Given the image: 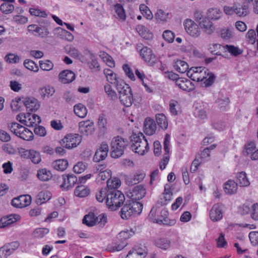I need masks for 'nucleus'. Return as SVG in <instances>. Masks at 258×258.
<instances>
[{
  "mask_svg": "<svg viewBox=\"0 0 258 258\" xmlns=\"http://www.w3.org/2000/svg\"><path fill=\"white\" fill-rule=\"evenodd\" d=\"M0 10L2 13L5 14H9L14 11V7L13 5L6 2L1 5Z\"/></svg>",
  "mask_w": 258,
  "mask_h": 258,
  "instance_id": "nucleus-46",
  "label": "nucleus"
},
{
  "mask_svg": "<svg viewBox=\"0 0 258 258\" xmlns=\"http://www.w3.org/2000/svg\"><path fill=\"white\" fill-rule=\"evenodd\" d=\"M99 56L106 63L108 67L112 68L113 61L110 55L104 51H101L99 53Z\"/></svg>",
  "mask_w": 258,
  "mask_h": 258,
  "instance_id": "nucleus-50",
  "label": "nucleus"
},
{
  "mask_svg": "<svg viewBox=\"0 0 258 258\" xmlns=\"http://www.w3.org/2000/svg\"><path fill=\"white\" fill-rule=\"evenodd\" d=\"M131 148L133 151L143 155L149 149V144L142 133L134 134L131 137Z\"/></svg>",
  "mask_w": 258,
  "mask_h": 258,
  "instance_id": "nucleus-3",
  "label": "nucleus"
},
{
  "mask_svg": "<svg viewBox=\"0 0 258 258\" xmlns=\"http://www.w3.org/2000/svg\"><path fill=\"white\" fill-rule=\"evenodd\" d=\"M210 219L213 222L220 220L223 217L221 205L216 204L213 205L209 213Z\"/></svg>",
  "mask_w": 258,
  "mask_h": 258,
  "instance_id": "nucleus-17",
  "label": "nucleus"
},
{
  "mask_svg": "<svg viewBox=\"0 0 258 258\" xmlns=\"http://www.w3.org/2000/svg\"><path fill=\"white\" fill-rule=\"evenodd\" d=\"M24 117L26 119H28L29 121V122H27L29 123V124L25 123L27 126H33V124H36L40 123L41 122L40 117L35 114H31L30 112H28L26 114L24 115Z\"/></svg>",
  "mask_w": 258,
  "mask_h": 258,
  "instance_id": "nucleus-35",
  "label": "nucleus"
},
{
  "mask_svg": "<svg viewBox=\"0 0 258 258\" xmlns=\"http://www.w3.org/2000/svg\"><path fill=\"white\" fill-rule=\"evenodd\" d=\"M79 130L80 132L84 135H91L94 131V123L90 120L80 122Z\"/></svg>",
  "mask_w": 258,
  "mask_h": 258,
  "instance_id": "nucleus-18",
  "label": "nucleus"
},
{
  "mask_svg": "<svg viewBox=\"0 0 258 258\" xmlns=\"http://www.w3.org/2000/svg\"><path fill=\"white\" fill-rule=\"evenodd\" d=\"M168 212L166 209H162L160 212L161 219H157L156 222L159 224L164 223V222H166V219L168 217Z\"/></svg>",
  "mask_w": 258,
  "mask_h": 258,
  "instance_id": "nucleus-63",
  "label": "nucleus"
},
{
  "mask_svg": "<svg viewBox=\"0 0 258 258\" xmlns=\"http://www.w3.org/2000/svg\"><path fill=\"white\" fill-rule=\"evenodd\" d=\"M19 245L20 244L18 241H13L5 244L3 246L5 249V252L7 253V255L9 256L19 247Z\"/></svg>",
  "mask_w": 258,
  "mask_h": 258,
  "instance_id": "nucleus-37",
  "label": "nucleus"
},
{
  "mask_svg": "<svg viewBox=\"0 0 258 258\" xmlns=\"http://www.w3.org/2000/svg\"><path fill=\"white\" fill-rule=\"evenodd\" d=\"M127 145V140L119 136L115 137L114 141V158L121 157L123 154Z\"/></svg>",
  "mask_w": 258,
  "mask_h": 258,
  "instance_id": "nucleus-9",
  "label": "nucleus"
},
{
  "mask_svg": "<svg viewBox=\"0 0 258 258\" xmlns=\"http://www.w3.org/2000/svg\"><path fill=\"white\" fill-rule=\"evenodd\" d=\"M64 185H61V187L66 185L67 188L72 187L77 182V177L73 174H68L63 176Z\"/></svg>",
  "mask_w": 258,
  "mask_h": 258,
  "instance_id": "nucleus-25",
  "label": "nucleus"
},
{
  "mask_svg": "<svg viewBox=\"0 0 258 258\" xmlns=\"http://www.w3.org/2000/svg\"><path fill=\"white\" fill-rule=\"evenodd\" d=\"M169 143L170 136L168 134H166L164 140V150L165 151V154L160 166V168L162 170L165 168L169 160Z\"/></svg>",
  "mask_w": 258,
  "mask_h": 258,
  "instance_id": "nucleus-14",
  "label": "nucleus"
},
{
  "mask_svg": "<svg viewBox=\"0 0 258 258\" xmlns=\"http://www.w3.org/2000/svg\"><path fill=\"white\" fill-rule=\"evenodd\" d=\"M23 125L20 124L19 123L15 122H12L9 124V128L14 135L18 136V134L20 132H21V128H22Z\"/></svg>",
  "mask_w": 258,
  "mask_h": 258,
  "instance_id": "nucleus-48",
  "label": "nucleus"
},
{
  "mask_svg": "<svg viewBox=\"0 0 258 258\" xmlns=\"http://www.w3.org/2000/svg\"><path fill=\"white\" fill-rule=\"evenodd\" d=\"M28 29L29 31L31 32L36 36L45 37L49 34L47 28L39 27L36 25H30L28 26Z\"/></svg>",
  "mask_w": 258,
  "mask_h": 258,
  "instance_id": "nucleus-19",
  "label": "nucleus"
},
{
  "mask_svg": "<svg viewBox=\"0 0 258 258\" xmlns=\"http://www.w3.org/2000/svg\"><path fill=\"white\" fill-rule=\"evenodd\" d=\"M206 77H207L206 79H204V83L206 87H209L214 83L215 80V76L209 70L207 72Z\"/></svg>",
  "mask_w": 258,
  "mask_h": 258,
  "instance_id": "nucleus-47",
  "label": "nucleus"
},
{
  "mask_svg": "<svg viewBox=\"0 0 258 258\" xmlns=\"http://www.w3.org/2000/svg\"><path fill=\"white\" fill-rule=\"evenodd\" d=\"M67 50L68 53L72 57L80 58L82 56L78 49L73 46H70Z\"/></svg>",
  "mask_w": 258,
  "mask_h": 258,
  "instance_id": "nucleus-54",
  "label": "nucleus"
},
{
  "mask_svg": "<svg viewBox=\"0 0 258 258\" xmlns=\"http://www.w3.org/2000/svg\"><path fill=\"white\" fill-rule=\"evenodd\" d=\"M60 81L63 84L72 82L75 79V74L71 71L64 70L59 75Z\"/></svg>",
  "mask_w": 258,
  "mask_h": 258,
  "instance_id": "nucleus-20",
  "label": "nucleus"
},
{
  "mask_svg": "<svg viewBox=\"0 0 258 258\" xmlns=\"http://www.w3.org/2000/svg\"><path fill=\"white\" fill-rule=\"evenodd\" d=\"M90 192V189L84 185H78L74 191L75 195L80 198L88 196Z\"/></svg>",
  "mask_w": 258,
  "mask_h": 258,
  "instance_id": "nucleus-29",
  "label": "nucleus"
},
{
  "mask_svg": "<svg viewBox=\"0 0 258 258\" xmlns=\"http://www.w3.org/2000/svg\"><path fill=\"white\" fill-rule=\"evenodd\" d=\"M163 37L166 41L170 43L173 41L175 36L171 31L165 30L163 33Z\"/></svg>",
  "mask_w": 258,
  "mask_h": 258,
  "instance_id": "nucleus-59",
  "label": "nucleus"
},
{
  "mask_svg": "<svg viewBox=\"0 0 258 258\" xmlns=\"http://www.w3.org/2000/svg\"><path fill=\"white\" fill-rule=\"evenodd\" d=\"M22 101L28 112L37 111L40 106L38 100L33 97L23 98Z\"/></svg>",
  "mask_w": 258,
  "mask_h": 258,
  "instance_id": "nucleus-15",
  "label": "nucleus"
},
{
  "mask_svg": "<svg viewBox=\"0 0 258 258\" xmlns=\"http://www.w3.org/2000/svg\"><path fill=\"white\" fill-rule=\"evenodd\" d=\"M140 53L142 58L150 66L156 62V56L151 48L144 46L140 50Z\"/></svg>",
  "mask_w": 258,
  "mask_h": 258,
  "instance_id": "nucleus-13",
  "label": "nucleus"
},
{
  "mask_svg": "<svg viewBox=\"0 0 258 258\" xmlns=\"http://www.w3.org/2000/svg\"><path fill=\"white\" fill-rule=\"evenodd\" d=\"M249 238L253 246L258 245V232L251 231L249 233Z\"/></svg>",
  "mask_w": 258,
  "mask_h": 258,
  "instance_id": "nucleus-56",
  "label": "nucleus"
},
{
  "mask_svg": "<svg viewBox=\"0 0 258 258\" xmlns=\"http://www.w3.org/2000/svg\"><path fill=\"white\" fill-rule=\"evenodd\" d=\"M145 176V174L144 173H137L130 180L126 179V183L128 185L136 184L142 181Z\"/></svg>",
  "mask_w": 258,
  "mask_h": 258,
  "instance_id": "nucleus-40",
  "label": "nucleus"
},
{
  "mask_svg": "<svg viewBox=\"0 0 258 258\" xmlns=\"http://www.w3.org/2000/svg\"><path fill=\"white\" fill-rule=\"evenodd\" d=\"M86 165L83 162H79L74 167V171L75 173L80 174L84 172L86 169Z\"/></svg>",
  "mask_w": 258,
  "mask_h": 258,
  "instance_id": "nucleus-58",
  "label": "nucleus"
},
{
  "mask_svg": "<svg viewBox=\"0 0 258 258\" xmlns=\"http://www.w3.org/2000/svg\"><path fill=\"white\" fill-rule=\"evenodd\" d=\"M21 129L18 137L26 141H31L33 139V134L30 130L24 126Z\"/></svg>",
  "mask_w": 258,
  "mask_h": 258,
  "instance_id": "nucleus-30",
  "label": "nucleus"
},
{
  "mask_svg": "<svg viewBox=\"0 0 258 258\" xmlns=\"http://www.w3.org/2000/svg\"><path fill=\"white\" fill-rule=\"evenodd\" d=\"M68 165V161L66 159L57 160L52 163L54 169L61 171H64L67 168Z\"/></svg>",
  "mask_w": 258,
  "mask_h": 258,
  "instance_id": "nucleus-31",
  "label": "nucleus"
},
{
  "mask_svg": "<svg viewBox=\"0 0 258 258\" xmlns=\"http://www.w3.org/2000/svg\"><path fill=\"white\" fill-rule=\"evenodd\" d=\"M97 222H98V218L93 213H89L85 215L83 220V223L89 226H92Z\"/></svg>",
  "mask_w": 258,
  "mask_h": 258,
  "instance_id": "nucleus-28",
  "label": "nucleus"
},
{
  "mask_svg": "<svg viewBox=\"0 0 258 258\" xmlns=\"http://www.w3.org/2000/svg\"><path fill=\"white\" fill-rule=\"evenodd\" d=\"M98 124L99 127L102 132H105L106 130V120L103 115L99 117Z\"/></svg>",
  "mask_w": 258,
  "mask_h": 258,
  "instance_id": "nucleus-62",
  "label": "nucleus"
},
{
  "mask_svg": "<svg viewBox=\"0 0 258 258\" xmlns=\"http://www.w3.org/2000/svg\"><path fill=\"white\" fill-rule=\"evenodd\" d=\"M233 36V32L229 29H223L221 30V36L223 39L228 40Z\"/></svg>",
  "mask_w": 258,
  "mask_h": 258,
  "instance_id": "nucleus-60",
  "label": "nucleus"
},
{
  "mask_svg": "<svg viewBox=\"0 0 258 258\" xmlns=\"http://www.w3.org/2000/svg\"><path fill=\"white\" fill-rule=\"evenodd\" d=\"M146 255L147 252L145 249H134L128 252L126 258H144Z\"/></svg>",
  "mask_w": 258,
  "mask_h": 258,
  "instance_id": "nucleus-24",
  "label": "nucleus"
},
{
  "mask_svg": "<svg viewBox=\"0 0 258 258\" xmlns=\"http://www.w3.org/2000/svg\"><path fill=\"white\" fill-rule=\"evenodd\" d=\"M29 12L30 14L33 16H47L49 14L47 13L45 11H42L38 9H29Z\"/></svg>",
  "mask_w": 258,
  "mask_h": 258,
  "instance_id": "nucleus-55",
  "label": "nucleus"
},
{
  "mask_svg": "<svg viewBox=\"0 0 258 258\" xmlns=\"http://www.w3.org/2000/svg\"><path fill=\"white\" fill-rule=\"evenodd\" d=\"M156 130V124L153 119H146L144 122V132L147 135L154 134Z\"/></svg>",
  "mask_w": 258,
  "mask_h": 258,
  "instance_id": "nucleus-21",
  "label": "nucleus"
},
{
  "mask_svg": "<svg viewBox=\"0 0 258 258\" xmlns=\"http://www.w3.org/2000/svg\"><path fill=\"white\" fill-rule=\"evenodd\" d=\"M24 65L26 68L36 73L39 71L38 66L32 60L26 59L24 62Z\"/></svg>",
  "mask_w": 258,
  "mask_h": 258,
  "instance_id": "nucleus-44",
  "label": "nucleus"
},
{
  "mask_svg": "<svg viewBox=\"0 0 258 258\" xmlns=\"http://www.w3.org/2000/svg\"><path fill=\"white\" fill-rule=\"evenodd\" d=\"M82 137L78 134H70L66 135L60 142L63 147L71 149L77 147L81 142Z\"/></svg>",
  "mask_w": 258,
  "mask_h": 258,
  "instance_id": "nucleus-6",
  "label": "nucleus"
},
{
  "mask_svg": "<svg viewBox=\"0 0 258 258\" xmlns=\"http://www.w3.org/2000/svg\"><path fill=\"white\" fill-rule=\"evenodd\" d=\"M123 70L125 73L126 75L132 80H135V77L134 76V73H133L130 67L127 64H124L122 67Z\"/></svg>",
  "mask_w": 258,
  "mask_h": 258,
  "instance_id": "nucleus-64",
  "label": "nucleus"
},
{
  "mask_svg": "<svg viewBox=\"0 0 258 258\" xmlns=\"http://www.w3.org/2000/svg\"><path fill=\"white\" fill-rule=\"evenodd\" d=\"M136 30L139 35L145 39H150L153 37L152 33H150L148 29L143 25H138Z\"/></svg>",
  "mask_w": 258,
  "mask_h": 258,
  "instance_id": "nucleus-33",
  "label": "nucleus"
},
{
  "mask_svg": "<svg viewBox=\"0 0 258 258\" xmlns=\"http://www.w3.org/2000/svg\"><path fill=\"white\" fill-rule=\"evenodd\" d=\"M134 233V231L131 229L130 230L121 231L117 236V238L121 240V241H125V240L130 238V236Z\"/></svg>",
  "mask_w": 258,
  "mask_h": 258,
  "instance_id": "nucleus-45",
  "label": "nucleus"
},
{
  "mask_svg": "<svg viewBox=\"0 0 258 258\" xmlns=\"http://www.w3.org/2000/svg\"><path fill=\"white\" fill-rule=\"evenodd\" d=\"M108 146L107 144L103 143L100 147L97 150L93 157V161L96 162L104 160L107 156Z\"/></svg>",
  "mask_w": 258,
  "mask_h": 258,
  "instance_id": "nucleus-16",
  "label": "nucleus"
},
{
  "mask_svg": "<svg viewBox=\"0 0 258 258\" xmlns=\"http://www.w3.org/2000/svg\"><path fill=\"white\" fill-rule=\"evenodd\" d=\"M186 32L194 37H198L201 34V31L198 25L192 20L187 19L184 23Z\"/></svg>",
  "mask_w": 258,
  "mask_h": 258,
  "instance_id": "nucleus-11",
  "label": "nucleus"
},
{
  "mask_svg": "<svg viewBox=\"0 0 258 258\" xmlns=\"http://www.w3.org/2000/svg\"><path fill=\"white\" fill-rule=\"evenodd\" d=\"M238 183L232 179L228 180L224 184L225 192L229 195H232L237 191Z\"/></svg>",
  "mask_w": 258,
  "mask_h": 258,
  "instance_id": "nucleus-22",
  "label": "nucleus"
},
{
  "mask_svg": "<svg viewBox=\"0 0 258 258\" xmlns=\"http://www.w3.org/2000/svg\"><path fill=\"white\" fill-rule=\"evenodd\" d=\"M173 67L178 72L184 73L188 69V64L184 61L177 60L174 63Z\"/></svg>",
  "mask_w": 258,
  "mask_h": 258,
  "instance_id": "nucleus-32",
  "label": "nucleus"
},
{
  "mask_svg": "<svg viewBox=\"0 0 258 258\" xmlns=\"http://www.w3.org/2000/svg\"><path fill=\"white\" fill-rule=\"evenodd\" d=\"M143 204L140 202H128L119 213L123 220L128 219L132 216L139 215L142 211Z\"/></svg>",
  "mask_w": 258,
  "mask_h": 258,
  "instance_id": "nucleus-4",
  "label": "nucleus"
},
{
  "mask_svg": "<svg viewBox=\"0 0 258 258\" xmlns=\"http://www.w3.org/2000/svg\"><path fill=\"white\" fill-rule=\"evenodd\" d=\"M120 185V179L118 177H114V207L116 208L114 210L122 206L125 201L124 195L120 190L115 189Z\"/></svg>",
  "mask_w": 258,
  "mask_h": 258,
  "instance_id": "nucleus-8",
  "label": "nucleus"
},
{
  "mask_svg": "<svg viewBox=\"0 0 258 258\" xmlns=\"http://www.w3.org/2000/svg\"><path fill=\"white\" fill-rule=\"evenodd\" d=\"M49 232V229L45 228H39L36 229L33 232V236L38 238L43 237Z\"/></svg>",
  "mask_w": 258,
  "mask_h": 258,
  "instance_id": "nucleus-49",
  "label": "nucleus"
},
{
  "mask_svg": "<svg viewBox=\"0 0 258 258\" xmlns=\"http://www.w3.org/2000/svg\"><path fill=\"white\" fill-rule=\"evenodd\" d=\"M178 102L175 100H171L169 102V110L173 115H176L178 113L177 109L179 108Z\"/></svg>",
  "mask_w": 258,
  "mask_h": 258,
  "instance_id": "nucleus-52",
  "label": "nucleus"
},
{
  "mask_svg": "<svg viewBox=\"0 0 258 258\" xmlns=\"http://www.w3.org/2000/svg\"><path fill=\"white\" fill-rule=\"evenodd\" d=\"M31 203V197L28 195H21L12 200V205L17 208L26 207Z\"/></svg>",
  "mask_w": 258,
  "mask_h": 258,
  "instance_id": "nucleus-12",
  "label": "nucleus"
},
{
  "mask_svg": "<svg viewBox=\"0 0 258 258\" xmlns=\"http://www.w3.org/2000/svg\"><path fill=\"white\" fill-rule=\"evenodd\" d=\"M29 158L35 164H38L41 161L40 154L34 150L31 151Z\"/></svg>",
  "mask_w": 258,
  "mask_h": 258,
  "instance_id": "nucleus-57",
  "label": "nucleus"
},
{
  "mask_svg": "<svg viewBox=\"0 0 258 258\" xmlns=\"http://www.w3.org/2000/svg\"><path fill=\"white\" fill-rule=\"evenodd\" d=\"M220 17H197L201 28L208 34L212 33L215 30L213 22L218 20Z\"/></svg>",
  "mask_w": 258,
  "mask_h": 258,
  "instance_id": "nucleus-7",
  "label": "nucleus"
},
{
  "mask_svg": "<svg viewBox=\"0 0 258 258\" xmlns=\"http://www.w3.org/2000/svg\"><path fill=\"white\" fill-rule=\"evenodd\" d=\"M156 122L158 126L163 130L167 129L168 127V122L164 114H158L156 116Z\"/></svg>",
  "mask_w": 258,
  "mask_h": 258,
  "instance_id": "nucleus-39",
  "label": "nucleus"
},
{
  "mask_svg": "<svg viewBox=\"0 0 258 258\" xmlns=\"http://www.w3.org/2000/svg\"><path fill=\"white\" fill-rule=\"evenodd\" d=\"M18 215H10L9 216L3 217L0 220V228H5L11 225L17 221V218Z\"/></svg>",
  "mask_w": 258,
  "mask_h": 258,
  "instance_id": "nucleus-26",
  "label": "nucleus"
},
{
  "mask_svg": "<svg viewBox=\"0 0 258 258\" xmlns=\"http://www.w3.org/2000/svg\"><path fill=\"white\" fill-rule=\"evenodd\" d=\"M5 59L7 62L9 63H15L19 61L20 57L19 56L15 55L14 54L10 53L5 56Z\"/></svg>",
  "mask_w": 258,
  "mask_h": 258,
  "instance_id": "nucleus-61",
  "label": "nucleus"
},
{
  "mask_svg": "<svg viewBox=\"0 0 258 258\" xmlns=\"http://www.w3.org/2000/svg\"><path fill=\"white\" fill-rule=\"evenodd\" d=\"M52 174L50 171L46 168L39 169L37 171V177L42 181H47L52 178Z\"/></svg>",
  "mask_w": 258,
  "mask_h": 258,
  "instance_id": "nucleus-27",
  "label": "nucleus"
},
{
  "mask_svg": "<svg viewBox=\"0 0 258 258\" xmlns=\"http://www.w3.org/2000/svg\"><path fill=\"white\" fill-rule=\"evenodd\" d=\"M217 103L219 106L220 110L224 111L226 110V107L228 105L229 100L228 98L225 97L223 99L219 98L217 101Z\"/></svg>",
  "mask_w": 258,
  "mask_h": 258,
  "instance_id": "nucleus-53",
  "label": "nucleus"
},
{
  "mask_svg": "<svg viewBox=\"0 0 258 258\" xmlns=\"http://www.w3.org/2000/svg\"><path fill=\"white\" fill-rule=\"evenodd\" d=\"M146 194L145 189L141 185L135 186L133 190L127 194V197L130 199L129 202H139L138 201L144 197Z\"/></svg>",
  "mask_w": 258,
  "mask_h": 258,
  "instance_id": "nucleus-10",
  "label": "nucleus"
},
{
  "mask_svg": "<svg viewBox=\"0 0 258 258\" xmlns=\"http://www.w3.org/2000/svg\"><path fill=\"white\" fill-rule=\"evenodd\" d=\"M223 10L227 15H237L238 16H246L249 14V12L248 6L244 5L240 8L235 4L232 6H224Z\"/></svg>",
  "mask_w": 258,
  "mask_h": 258,
  "instance_id": "nucleus-5",
  "label": "nucleus"
},
{
  "mask_svg": "<svg viewBox=\"0 0 258 258\" xmlns=\"http://www.w3.org/2000/svg\"><path fill=\"white\" fill-rule=\"evenodd\" d=\"M186 75L192 80L198 82L204 81V79H206L207 77L204 76V74H199L196 72L194 73L192 71H187Z\"/></svg>",
  "mask_w": 258,
  "mask_h": 258,
  "instance_id": "nucleus-41",
  "label": "nucleus"
},
{
  "mask_svg": "<svg viewBox=\"0 0 258 258\" xmlns=\"http://www.w3.org/2000/svg\"><path fill=\"white\" fill-rule=\"evenodd\" d=\"M74 110L75 114L81 118L85 117L87 114V110L82 104L80 103L75 105Z\"/></svg>",
  "mask_w": 258,
  "mask_h": 258,
  "instance_id": "nucleus-36",
  "label": "nucleus"
},
{
  "mask_svg": "<svg viewBox=\"0 0 258 258\" xmlns=\"http://www.w3.org/2000/svg\"><path fill=\"white\" fill-rule=\"evenodd\" d=\"M225 49L234 56H237L243 52V50L232 45H226Z\"/></svg>",
  "mask_w": 258,
  "mask_h": 258,
  "instance_id": "nucleus-42",
  "label": "nucleus"
},
{
  "mask_svg": "<svg viewBox=\"0 0 258 258\" xmlns=\"http://www.w3.org/2000/svg\"><path fill=\"white\" fill-rule=\"evenodd\" d=\"M155 244L158 247L166 250L170 247V242L167 238H163L156 240Z\"/></svg>",
  "mask_w": 258,
  "mask_h": 258,
  "instance_id": "nucleus-43",
  "label": "nucleus"
},
{
  "mask_svg": "<svg viewBox=\"0 0 258 258\" xmlns=\"http://www.w3.org/2000/svg\"><path fill=\"white\" fill-rule=\"evenodd\" d=\"M237 180L240 186H247L250 184L245 172L238 173L237 175Z\"/></svg>",
  "mask_w": 258,
  "mask_h": 258,
  "instance_id": "nucleus-38",
  "label": "nucleus"
},
{
  "mask_svg": "<svg viewBox=\"0 0 258 258\" xmlns=\"http://www.w3.org/2000/svg\"><path fill=\"white\" fill-rule=\"evenodd\" d=\"M116 90L120 103L126 107H130L133 102V96L131 87L123 82H117Z\"/></svg>",
  "mask_w": 258,
  "mask_h": 258,
  "instance_id": "nucleus-2",
  "label": "nucleus"
},
{
  "mask_svg": "<svg viewBox=\"0 0 258 258\" xmlns=\"http://www.w3.org/2000/svg\"><path fill=\"white\" fill-rule=\"evenodd\" d=\"M39 64L41 69L43 71H49L51 70L53 67V63L49 60L45 61H39Z\"/></svg>",
  "mask_w": 258,
  "mask_h": 258,
  "instance_id": "nucleus-51",
  "label": "nucleus"
},
{
  "mask_svg": "<svg viewBox=\"0 0 258 258\" xmlns=\"http://www.w3.org/2000/svg\"><path fill=\"white\" fill-rule=\"evenodd\" d=\"M176 84L184 91L189 92L192 90V83L187 79L179 78L176 81Z\"/></svg>",
  "mask_w": 258,
  "mask_h": 258,
  "instance_id": "nucleus-23",
  "label": "nucleus"
},
{
  "mask_svg": "<svg viewBox=\"0 0 258 258\" xmlns=\"http://www.w3.org/2000/svg\"><path fill=\"white\" fill-rule=\"evenodd\" d=\"M51 197L50 193L47 191H42L40 192L36 199L37 204L41 205L50 200Z\"/></svg>",
  "mask_w": 258,
  "mask_h": 258,
  "instance_id": "nucleus-34",
  "label": "nucleus"
},
{
  "mask_svg": "<svg viewBox=\"0 0 258 258\" xmlns=\"http://www.w3.org/2000/svg\"><path fill=\"white\" fill-rule=\"evenodd\" d=\"M96 200L102 203L105 200L107 207L111 211L113 210V179H109L107 181V186L104 188L100 189L96 193Z\"/></svg>",
  "mask_w": 258,
  "mask_h": 258,
  "instance_id": "nucleus-1",
  "label": "nucleus"
}]
</instances>
